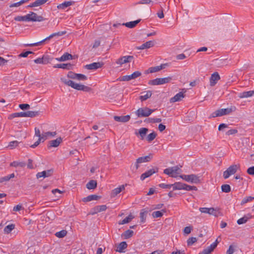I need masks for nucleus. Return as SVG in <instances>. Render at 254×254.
I'll use <instances>...</instances> for the list:
<instances>
[{"mask_svg": "<svg viewBox=\"0 0 254 254\" xmlns=\"http://www.w3.org/2000/svg\"><path fill=\"white\" fill-rule=\"evenodd\" d=\"M61 80L64 84L70 86L73 89L77 90L83 91L85 92H89L91 90V88L88 86H85L83 84L75 83L73 81L69 79V78L63 77L61 78Z\"/></svg>", "mask_w": 254, "mask_h": 254, "instance_id": "obj_1", "label": "nucleus"}, {"mask_svg": "<svg viewBox=\"0 0 254 254\" xmlns=\"http://www.w3.org/2000/svg\"><path fill=\"white\" fill-rule=\"evenodd\" d=\"M66 33V31H60L56 33H52L49 36L46 37L45 39H43V40L33 44H27V46H37L39 45H42L45 42L50 40L52 38H54V37L56 36H62Z\"/></svg>", "mask_w": 254, "mask_h": 254, "instance_id": "obj_2", "label": "nucleus"}, {"mask_svg": "<svg viewBox=\"0 0 254 254\" xmlns=\"http://www.w3.org/2000/svg\"><path fill=\"white\" fill-rule=\"evenodd\" d=\"M180 171V168L178 166H176L164 169L163 173L172 178H176Z\"/></svg>", "mask_w": 254, "mask_h": 254, "instance_id": "obj_3", "label": "nucleus"}, {"mask_svg": "<svg viewBox=\"0 0 254 254\" xmlns=\"http://www.w3.org/2000/svg\"><path fill=\"white\" fill-rule=\"evenodd\" d=\"M236 108L232 106L231 108L226 109H221L216 111L212 114L213 117H220L226 115H228L236 110Z\"/></svg>", "mask_w": 254, "mask_h": 254, "instance_id": "obj_4", "label": "nucleus"}, {"mask_svg": "<svg viewBox=\"0 0 254 254\" xmlns=\"http://www.w3.org/2000/svg\"><path fill=\"white\" fill-rule=\"evenodd\" d=\"M172 79V77L170 76L164 78H157L149 81L148 84L151 85H162L170 82Z\"/></svg>", "mask_w": 254, "mask_h": 254, "instance_id": "obj_5", "label": "nucleus"}, {"mask_svg": "<svg viewBox=\"0 0 254 254\" xmlns=\"http://www.w3.org/2000/svg\"><path fill=\"white\" fill-rule=\"evenodd\" d=\"M155 110L150 109L147 107L139 108L135 114L138 117H147L150 115Z\"/></svg>", "mask_w": 254, "mask_h": 254, "instance_id": "obj_6", "label": "nucleus"}, {"mask_svg": "<svg viewBox=\"0 0 254 254\" xmlns=\"http://www.w3.org/2000/svg\"><path fill=\"white\" fill-rule=\"evenodd\" d=\"M180 177L184 180L191 183L198 184L200 182L199 177L195 174L182 175L180 176Z\"/></svg>", "mask_w": 254, "mask_h": 254, "instance_id": "obj_7", "label": "nucleus"}, {"mask_svg": "<svg viewBox=\"0 0 254 254\" xmlns=\"http://www.w3.org/2000/svg\"><path fill=\"white\" fill-rule=\"evenodd\" d=\"M240 169V165H231L226 171L223 172V177L224 179H228L230 176L235 174L237 170Z\"/></svg>", "mask_w": 254, "mask_h": 254, "instance_id": "obj_8", "label": "nucleus"}, {"mask_svg": "<svg viewBox=\"0 0 254 254\" xmlns=\"http://www.w3.org/2000/svg\"><path fill=\"white\" fill-rule=\"evenodd\" d=\"M27 21H38L41 22L44 20V18L42 16L38 15L36 13L30 12L26 14Z\"/></svg>", "mask_w": 254, "mask_h": 254, "instance_id": "obj_9", "label": "nucleus"}, {"mask_svg": "<svg viewBox=\"0 0 254 254\" xmlns=\"http://www.w3.org/2000/svg\"><path fill=\"white\" fill-rule=\"evenodd\" d=\"M152 158V155L150 154L146 156L140 157L137 158L135 164V170H137L138 169L139 164L149 162L151 160Z\"/></svg>", "mask_w": 254, "mask_h": 254, "instance_id": "obj_10", "label": "nucleus"}, {"mask_svg": "<svg viewBox=\"0 0 254 254\" xmlns=\"http://www.w3.org/2000/svg\"><path fill=\"white\" fill-rule=\"evenodd\" d=\"M133 59V57L132 56H126L122 57L118 59L116 63L118 64L122 65L124 64L129 63Z\"/></svg>", "mask_w": 254, "mask_h": 254, "instance_id": "obj_11", "label": "nucleus"}, {"mask_svg": "<svg viewBox=\"0 0 254 254\" xmlns=\"http://www.w3.org/2000/svg\"><path fill=\"white\" fill-rule=\"evenodd\" d=\"M141 73L139 71H136L130 75H125L122 77V80L123 81H129L131 79H135L136 78L140 76Z\"/></svg>", "mask_w": 254, "mask_h": 254, "instance_id": "obj_12", "label": "nucleus"}, {"mask_svg": "<svg viewBox=\"0 0 254 254\" xmlns=\"http://www.w3.org/2000/svg\"><path fill=\"white\" fill-rule=\"evenodd\" d=\"M103 65V63L101 62L93 63L92 64H86L85 66L86 69L89 70H96L101 67Z\"/></svg>", "mask_w": 254, "mask_h": 254, "instance_id": "obj_13", "label": "nucleus"}, {"mask_svg": "<svg viewBox=\"0 0 254 254\" xmlns=\"http://www.w3.org/2000/svg\"><path fill=\"white\" fill-rule=\"evenodd\" d=\"M220 79V76L219 73L217 72H214L211 74L210 78V85L211 86H214Z\"/></svg>", "mask_w": 254, "mask_h": 254, "instance_id": "obj_14", "label": "nucleus"}, {"mask_svg": "<svg viewBox=\"0 0 254 254\" xmlns=\"http://www.w3.org/2000/svg\"><path fill=\"white\" fill-rule=\"evenodd\" d=\"M127 186V184L123 185L119 187L114 189L111 192V197H114L119 194L121 191L125 190V187Z\"/></svg>", "mask_w": 254, "mask_h": 254, "instance_id": "obj_15", "label": "nucleus"}, {"mask_svg": "<svg viewBox=\"0 0 254 254\" xmlns=\"http://www.w3.org/2000/svg\"><path fill=\"white\" fill-rule=\"evenodd\" d=\"M62 141V139L61 137H58L56 139L51 140L48 142V148L57 147L60 144Z\"/></svg>", "mask_w": 254, "mask_h": 254, "instance_id": "obj_16", "label": "nucleus"}, {"mask_svg": "<svg viewBox=\"0 0 254 254\" xmlns=\"http://www.w3.org/2000/svg\"><path fill=\"white\" fill-rule=\"evenodd\" d=\"M155 45V42L153 41H149L143 44H142L141 46L139 47H137L136 49L137 50H144L146 49H149L150 48L153 47Z\"/></svg>", "mask_w": 254, "mask_h": 254, "instance_id": "obj_17", "label": "nucleus"}, {"mask_svg": "<svg viewBox=\"0 0 254 254\" xmlns=\"http://www.w3.org/2000/svg\"><path fill=\"white\" fill-rule=\"evenodd\" d=\"M107 208L106 205H98L92 209L91 214L94 215L98 212L105 211Z\"/></svg>", "mask_w": 254, "mask_h": 254, "instance_id": "obj_18", "label": "nucleus"}, {"mask_svg": "<svg viewBox=\"0 0 254 254\" xmlns=\"http://www.w3.org/2000/svg\"><path fill=\"white\" fill-rule=\"evenodd\" d=\"M215 243H212L209 247L204 249L202 252H200L198 254H210L216 248Z\"/></svg>", "mask_w": 254, "mask_h": 254, "instance_id": "obj_19", "label": "nucleus"}, {"mask_svg": "<svg viewBox=\"0 0 254 254\" xmlns=\"http://www.w3.org/2000/svg\"><path fill=\"white\" fill-rule=\"evenodd\" d=\"M52 170H48L47 171H44L41 172H39L37 174L36 177L37 179L40 178L41 177H48L51 176L53 174Z\"/></svg>", "mask_w": 254, "mask_h": 254, "instance_id": "obj_20", "label": "nucleus"}, {"mask_svg": "<svg viewBox=\"0 0 254 254\" xmlns=\"http://www.w3.org/2000/svg\"><path fill=\"white\" fill-rule=\"evenodd\" d=\"M185 92H180L177 93L175 96L170 99V102L174 103L182 100V99L185 97Z\"/></svg>", "mask_w": 254, "mask_h": 254, "instance_id": "obj_21", "label": "nucleus"}, {"mask_svg": "<svg viewBox=\"0 0 254 254\" xmlns=\"http://www.w3.org/2000/svg\"><path fill=\"white\" fill-rule=\"evenodd\" d=\"M157 170H155V169H150L149 170L145 172V173H143L141 176H140V179L143 181L145 179L151 176V175H152L153 174L155 173L156 172H157Z\"/></svg>", "mask_w": 254, "mask_h": 254, "instance_id": "obj_22", "label": "nucleus"}, {"mask_svg": "<svg viewBox=\"0 0 254 254\" xmlns=\"http://www.w3.org/2000/svg\"><path fill=\"white\" fill-rule=\"evenodd\" d=\"M254 96V90H250L248 91H244L240 93L238 95V97L240 98H249Z\"/></svg>", "mask_w": 254, "mask_h": 254, "instance_id": "obj_23", "label": "nucleus"}, {"mask_svg": "<svg viewBox=\"0 0 254 254\" xmlns=\"http://www.w3.org/2000/svg\"><path fill=\"white\" fill-rule=\"evenodd\" d=\"M127 245L126 242H122L116 246V251L119 253H124V250L127 248Z\"/></svg>", "mask_w": 254, "mask_h": 254, "instance_id": "obj_24", "label": "nucleus"}, {"mask_svg": "<svg viewBox=\"0 0 254 254\" xmlns=\"http://www.w3.org/2000/svg\"><path fill=\"white\" fill-rule=\"evenodd\" d=\"M114 120L119 122L126 123L128 122L130 117L129 115H126L124 116H114Z\"/></svg>", "mask_w": 254, "mask_h": 254, "instance_id": "obj_25", "label": "nucleus"}, {"mask_svg": "<svg viewBox=\"0 0 254 254\" xmlns=\"http://www.w3.org/2000/svg\"><path fill=\"white\" fill-rule=\"evenodd\" d=\"M141 94L142 95L139 97V99L141 101H144L146 100L147 99L151 97V96L152 94V92L149 90L142 92Z\"/></svg>", "mask_w": 254, "mask_h": 254, "instance_id": "obj_26", "label": "nucleus"}, {"mask_svg": "<svg viewBox=\"0 0 254 254\" xmlns=\"http://www.w3.org/2000/svg\"><path fill=\"white\" fill-rule=\"evenodd\" d=\"M72 59V56L68 53H64L61 57L59 58H56V60L60 62H64Z\"/></svg>", "mask_w": 254, "mask_h": 254, "instance_id": "obj_27", "label": "nucleus"}, {"mask_svg": "<svg viewBox=\"0 0 254 254\" xmlns=\"http://www.w3.org/2000/svg\"><path fill=\"white\" fill-rule=\"evenodd\" d=\"M72 65L71 64H57L54 66V68H61L66 69H71L72 68Z\"/></svg>", "mask_w": 254, "mask_h": 254, "instance_id": "obj_28", "label": "nucleus"}, {"mask_svg": "<svg viewBox=\"0 0 254 254\" xmlns=\"http://www.w3.org/2000/svg\"><path fill=\"white\" fill-rule=\"evenodd\" d=\"M252 216L250 214H248L247 215H245L242 218H241L239 219H238L237 220V223L239 225L246 223L248 221V220L252 218Z\"/></svg>", "mask_w": 254, "mask_h": 254, "instance_id": "obj_29", "label": "nucleus"}, {"mask_svg": "<svg viewBox=\"0 0 254 254\" xmlns=\"http://www.w3.org/2000/svg\"><path fill=\"white\" fill-rule=\"evenodd\" d=\"M56 134V132H45L42 133V136L41 137H40V139L42 140V142H44L45 140H46L48 137L50 136H55Z\"/></svg>", "mask_w": 254, "mask_h": 254, "instance_id": "obj_30", "label": "nucleus"}, {"mask_svg": "<svg viewBox=\"0 0 254 254\" xmlns=\"http://www.w3.org/2000/svg\"><path fill=\"white\" fill-rule=\"evenodd\" d=\"M96 133H97L96 132H93V133H92V137L87 136L86 138H85L84 140H86V139H88V138H92V140H91V141L88 142L89 145H91V144H95V143H96L98 141V137L96 135Z\"/></svg>", "mask_w": 254, "mask_h": 254, "instance_id": "obj_31", "label": "nucleus"}, {"mask_svg": "<svg viewBox=\"0 0 254 254\" xmlns=\"http://www.w3.org/2000/svg\"><path fill=\"white\" fill-rule=\"evenodd\" d=\"M100 197L95 194H92L82 198V201L86 202L93 200H97Z\"/></svg>", "mask_w": 254, "mask_h": 254, "instance_id": "obj_32", "label": "nucleus"}, {"mask_svg": "<svg viewBox=\"0 0 254 254\" xmlns=\"http://www.w3.org/2000/svg\"><path fill=\"white\" fill-rule=\"evenodd\" d=\"M140 19H138L133 21H130L129 22L123 23L122 25H125L126 27L128 28H132L134 27L140 21Z\"/></svg>", "mask_w": 254, "mask_h": 254, "instance_id": "obj_33", "label": "nucleus"}, {"mask_svg": "<svg viewBox=\"0 0 254 254\" xmlns=\"http://www.w3.org/2000/svg\"><path fill=\"white\" fill-rule=\"evenodd\" d=\"M209 214L217 217L220 214V211L218 208L210 207L209 208Z\"/></svg>", "mask_w": 254, "mask_h": 254, "instance_id": "obj_34", "label": "nucleus"}, {"mask_svg": "<svg viewBox=\"0 0 254 254\" xmlns=\"http://www.w3.org/2000/svg\"><path fill=\"white\" fill-rule=\"evenodd\" d=\"M166 64H161L160 65L154 66V67H151L149 68V70L150 73L155 72L158 71H160V70L162 69L163 68H164L165 67Z\"/></svg>", "mask_w": 254, "mask_h": 254, "instance_id": "obj_35", "label": "nucleus"}, {"mask_svg": "<svg viewBox=\"0 0 254 254\" xmlns=\"http://www.w3.org/2000/svg\"><path fill=\"white\" fill-rule=\"evenodd\" d=\"M184 184H185L180 182L175 183L174 184H173V190H184Z\"/></svg>", "mask_w": 254, "mask_h": 254, "instance_id": "obj_36", "label": "nucleus"}, {"mask_svg": "<svg viewBox=\"0 0 254 254\" xmlns=\"http://www.w3.org/2000/svg\"><path fill=\"white\" fill-rule=\"evenodd\" d=\"M97 187V182L95 180H91L86 184V188L89 190L94 189Z\"/></svg>", "mask_w": 254, "mask_h": 254, "instance_id": "obj_37", "label": "nucleus"}, {"mask_svg": "<svg viewBox=\"0 0 254 254\" xmlns=\"http://www.w3.org/2000/svg\"><path fill=\"white\" fill-rule=\"evenodd\" d=\"M10 166L14 167H20L23 168L26 166V163L24 162L13 161L10 164Z\"/></svg>", "mask_w": 254, "mask_h": 254, "instance_id": "obj_38", "label": "nucleus"}, {"mask_svg": "<svg viewBox=\"0 0 254 254\" xmlns=\"http://www.w3.org/2000/svg\"><path fill=\"white\" fill-rule=\"evenodd\" d=\"M72 4L71 1H64V2L59 4L57 6V8L59 9H65L68 6Z\"/></svg>", "mask_w": 254, "mask_h": 254, "instance_id": "obj_39", "label": "nucleus"}, {"mask_svg": "<svg viewBox=\"0 0 254 254\" xmlns=\"http://www.w3.org/2000/svg\"><path fill=\"white\" fill-rule=\"evenodd\" d=\"M134 216L130 214L127 217L123 219L122 221L119 222V224L123 225L129 222L132 219L134 218Z\"/></svg>", "mask_w": 254, "mask_h": 254, "instance_id": "obj_40", "label": "nucleus"}, {"mask_svg": "<svg viewBox=\"0 0 254 254\" xmlns=\"http://www.w3.org/2000/svg\"><path fill=\"white\" fill-rule=\"evenodd\" d=\"M148 129L145 127H142L139 129L138 134L140 136L141 139H143L145 136Z\"/></svg>", "mask_w": 254, "mask_h": 254, "instance_id": "obj_41", "label": "nucleus"}, {"mask_svg": "<svg viewBox=\"0 0 254 254\" xmlns=\"http://www.w3.org/2000/svg\"><path fill=\"white\" fill-rule=\"evenodd\" d=\"M26 117L33 118L35 117L38 116L40 115V112L39 111H27L26 112Z\"/></svg>", "mask_w": 254, "mask_h": 254, "instance_id": "obj_42", "label": "nucleus"}, {"mask_svg": "<svg viewBox=\"0 0 254 254\" xmlns=\"http://www.w3.org/2000/svg\"><path fill=\"white\" fill-rule=\"evenodd\" d=\"M164 212H165V210L162 209L161 211H156L153 212L152 214V215L154 218L161 217L163 216Z\"/></svg>", "mask_w": 254, "mask_h": 254, "instance_id": "obj_43", "label": "nucleus"}, {"mask_svg": "<svg viewBox=\"0 0 254 254\" xmlns=\"http://www.w3.org/2000/svg\"><path fill=\"white\" fill-rule=\"evenodd\" d=\"M147 214V211L145 210V209H142L140 213V218L141 222H144L146 218V215Z\"/></svg>", "mask_w": 254, "mask_h": 254, "instance_id": "obj_44", "label": "nucleus"}, {"mask_svg": "<svg viewBox=\"0 0 254 254\" xmlns=\"http://www.w3.org/2000/svg\"><path fill=\"white\" fill-rule=\"evenodd\" d=\"M67 234V231L65 230H62L59 232H57L55 234V236L59 238H62L65 237Z\"/></svg>", "mask_w": 254, "mask_h": 254, "instance_id": "obj_45", "label": "nucleus"}, {"mask_svg": "<svg viewBox=\"0 0 254 254\" xmlns=\"http://www.w3.org/2000/svg\"><path fill=\"white\" fill-rule=\"evenodd\" d=\"M14 227L15 226L13 224L8 225L4 228L3 231L5 233L9 234L14 229Z\"/></svg>", "mask_w": 254, "mask_h": 254, "instance_id": "obj_46", "label": "nucleus"}, {"mask_svg": "<svg viewBox=\"0 0 254 254\" xmlns=\"http://www.w3.org/2000/svg\"><path fill=\"white\" fill-rule=\"evenodd\" d=\"M254 199V197L251 196H246L242 199V200L241 202V204L244 205V204H245L246 203H248L249 202L253 201Z\"/></svg>", "mask_w": 254, "mask_h": 254, "instance_id": "obj_47", "label": "nucleus"}, {"mask_svg": "<svg viewBox=\"0 0 254 254\" xmlns=\"http://www.w3.org/2000/svg\"><path fill=\"white\" fill-rule=\"evenodd\" d=\"M49 0H36L34 2H33V6H35V7L40 6L44 3H45Z\"/></svg>", "mask_w": 254, "mask_h": 254, "instance_id": "obj_48", "label": "nucleus"}, {"mask_svg": "<svg viewBox=\"0 0 254 254\" xmlns=\"http://www.w3.org/2000/svg\"><path fill=\"white\" fill-rule=\"evenodd\" d=\"M157 136V134L156 132H152V133L149 134L147 137H146V140L148 141V142H151V141H152L153 140H154L155 137H156Z\"/></svg>", "mask_w": 254, "mask_h": 254, "instance_id": "obj_49", "label": "nucleus"}, {"mask_svg": "<svg viewBox=\"0 0 254 254\" xmlns=\"http://www.w3.org/2000/svg\"><path fill=\"white\" fill-rule=\"evenodd\" d=\"M133 234V232L132 230H127L124 233V236L125 239H128L130 238Z\"/></svg>", "mask_w": 254, "mask_h": 254, "instance_id": "obj_50", "label": "nucleus"}, {"mask_svg": "<svg viewBox=\"0 0 254 254\" xmlns=\"http://www.w3.org/2000/svg\"><path fill=\"white\" fill-rule=\"evenodd\" d=\"M222 191L224 192H229L231 191V187L229 185H223L221 186Z\"/></svg>", "mask_w": 254, "mask_h": 254, "instance_id": "obj_51", "label": "nucleus"}, {"mask_svg": "<svg viewBox=\"0 0 254 254\" xmlns=\"http://www.w3.org/2000/svg\"><path fill=\"white\" fill-rule=\"evenodd\" d=\"M14 20L17 21H27V15L25 16H17L14 18Z\"/></svg>", "mask_w": 254, "mask_h": 254, "instance_id": "obj_52", "label": "nucleus"}, {"mask_svg": "<svg viewBox=\"0 0 254 254\" xmlns=\"http://www.w3.org/2000/svg\"><path fill=\"white\" fill-rule=\"evenodd\" d=\"M87 77L86 75L80 74V73H77L76 74V79L78 80H87Z\"/></svg>", "mask_w": 254, "mask_h": 254, "instance_id": "obj_53", "label": "nucleus"}, {"mask_svg": "<svg viewBox=\"0 0 254 254\" xmlns=\"http://www.w3.org/2000/svg\"><path fill=\"white\" fill-rule=\"evenodd\" d=\"M184 190H196L197 188L195 186H190L185 184Z\"/></svg>", "mask_w": 254, "mask_h": 254, "instance_id": "obj_54", "label": "nucleus"}, {"mask_svg": "<svg viewBox=\"0 0 254 254\" xmlns=\"http://www.w3.org/2000/svg\"><path fill=\"white\" fill-rule=\"evenodd\" d=\"M34 62L36 64H46L47 63V62L46 61V60H44V59L42 58H38L36 60H34Z\"/></svg>", "mask_w": 254, "mask_h": 254, "instance_id": "obj_55", "label": "nucleus"}, {"mask_svg": "<svg viewBox=\"0 0 254 254\" xmlns=\"http://www.w3.org/2000/svg\"><path fill=\"white\" fill-rule=\"evenodd\" d=\"M197 241V239L195 237H191V238H190L188 240H187V244H188V245L189 246H191L193 244H194L195 242H196Z\"/></svg>", "mask_w": 254, "mask_h": 254, "instance_id": "obj_56", "label": "nucleus"}, {"mask_svg": "<svg viewBox=\"0 0 254 254\" xmlns=\"http://www.w3.org/2000/svg\"><path fill=\"white\" fill-rule=\"evenodd\" d=\"M159 187L163 189H170L173 187V184H165L164 183L160 184L159 185Z\"/></svg>", "mask_w": 254, "mask_h": 254, "instance_id": "obj_57", "label": "nucleus"}, {"mask_svg": "<svg viewBox=\"0 0 254 254\" xmlns=\"http://www.w3.org/2000/svg\"><path fill=\"white\" fill-rule=\"evenodd\" d=\"M35 136H37L38 138H40V137L42 136V133H41V131L38 127H35Z\"/></svg>", "mask_w": 254, "mask_h": 254, "instance_id": "obj_58", "label": "nucleus"}, {"mask_svg": "<svg viewBox=\"0 0 254 254\" xmlns=\"http://www.w3.org/2000/svg\"><path fill=\"white\" fill-rule=\"evenodd\" d=\"M18 144V142L17 141H11L8 147H9L10 149H13V148L16 147Z\"/></svg>", "mask_w": 254, "mask_h": 254, "instance_id": "obj_59", "label": "nucleus"}, {"mask_svg": "<svg viewBox=\"0 0 254 254\" xmlns=\"http://www.w3.org/2000/svg\"><path fill=\"white\" fill-rule=\"evenodd\" d=\"M33 53L31 51H26L25 52H23V53H21L20 54H19L18 55V57L25 58V57H27L29 54H31Z\"/></svg>", "mask_w": 254, "mask_h": 254, "instance_id": "obj_60", "label": "nucleus"}, {"mask_svg": "<svg viewBox=\"0 0 254 254\" xmlns=\"http://www.w3.org/2000/svg\"><path fill=\"white\" fill-rule=\"evenodd\" d=\"M76 74L77 73L70 71L68 73L67 76L68 78L76 79Z\"/></svg>", "mask_w": 254, "mask_h": 254, "instance_id": "obj_61", "label": "nucleus"}, {"mask_svg": "<svg viewBox=\"0 0 254 254\" xmlns=\"http://www.w3.org/2000/svg\"><path fill=\"white\" fill-rule=\"evenodd\" d=\"M19 107L21 110H26V109H29L30 105L28 104H19Z\"/></svg>", "mask_w": 254, "mask_h": 254, "instance_id": "obj_62", "label": "nucleus"}, {"mask_svg": "<svg viewBox=\"0 0 254 254\" xmlns=\"http://www.w3.org/2000/svg\"><path fill=\"white\" fill-rule=\"evenodd\" d=\"M199 210L201 213H207V214H209V208H207V207H200V208H199Z\"/></svg>", "mask_w": 254, "mask_h": 254, "instance_id": "obj_63", "label": "nucleus"}, {"mask_svg": "<svg viewBox=\"0 0 254 254\" xmlns=\"http://www.w3.org/2000/svg\"><path fill=\"white\" fill-rule=\"evenodd\" d=\"M247 173L252 175H254V166L249 168L247 170Z\"/></svg>", "mask_w": 254, "mask_h": 254, "instance_id": "obj_64", "label": "nucleus"}]
</instances>
